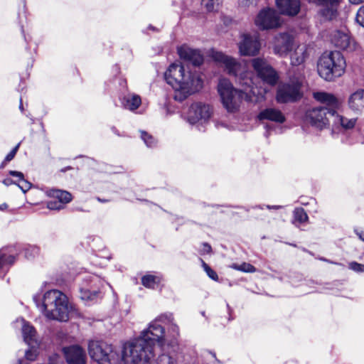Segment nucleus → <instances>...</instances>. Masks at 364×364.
I'll list each match as a JSON object with an SVG mask.
<instances>
[{
  "label": "nucleus",
  "instance_id": "obj_44",
  "mask_svg": "<svg viewBox=\"0 0 364 364\" xmlns=\"http://www.w3.org/2000/svg\"><path fill=\"white\" fill-rule=\"evenodd\" d=\"M26 358L29 360H34L36 357V350H33V348L29 349L26 351L25 353Z\"/></svg>",
  "mask_w": 364,
  "mask_h": 364
},
{
  "label": "nucleus",
  "instance_id": "obj_3",
  "mask_svg": "<svg viewBox=\"0 0 364 364\" xmlns=\"http://www.w3.org/2000/svg\"><path fill=\"white\" fill-rule=\"evenodd\" d=\"M154 338L144 330L137 338L124 344L121 359L131 364L148 363L155 355L154 346L157 341Z\"/></svg>",
  "mask_w": 364,
  "mask_h": 364
},
{
  "label": "nucleus",
  "instance_id": "obj_34",
  "mask_svg": "<svg viewBox=\"0 0 364 364\" xmlns=\"http://www.w3.org/2000/svg\"><path fill=\"white\" fill-rule=\"evenodd\" d=\"M141 137L148 147H154L156 146V140L153 136L149 134L146 132H141Z\"/></svg>",
  "mask_w": 364,
  "mask_h": 364
},
{
  "label": "nucleus",
  "instance_id": "obj_24",
  "mask_svg": "<svg viewBox=\"0 0 364 364\" xmlns=\"http://www.w3.org/2000/svg\"><path fill=\"white\" fill-rule=\"evenodd\" d=\"M348 105L350 109L362 112L364 109V90L360 89L351 94Z\"/></svg>",
  "mask_w": 364,
  "mask_h": 364
},
{
  "label": "nucleus",
  "instance_id": "obj_35",
  "mask_svg": "<svg viewBox=\"0 0 364 364\" xmlns=\"http://www.w3.org/2000/svg\"><path fill=\"white\" fill-rule=\"evenodd\" d=\"M157 364H176V361L168 354L162 353L157 359Z\"/></svg>",
  "mask_w": 364,
  "mask_h": 364
},
{
  "label": "nucleus",
  "instance_id": "obj_37",
  "mask_svg": "<svg viewBox=\"0 0 364 364\" xmlns=\"http://www.w3.org/2000/svg\"><path fill=\"white\" fill-rule=\"evenodd\" d=\"M47 208L51 210H60L64 208V205L57 199L50 200L47 203Z\"/></svg>",
  "mask_w": 364,
  "mask_h": 364
},
{
  "label": "nucleus",
  "instance_id": "obj_19",
  "mask_svg": "<svg viewBox=\"0 0 364 364\" xmlns=\"http://www.w3.org/2000/svg\"><path fill=\"white\" fill-rule=\"evenodd\" d=\"M178 54L181 59L192 63L195 66H198L203 62V56L200 50L193 49L185 45L178 48Z\"/></svg>",
  "mask_w": 364,
  "mask_h": 364
},
{
  "label": "nucleus",
  "instance_id": "obj_11",
  "mask_svg": "<svg viewBox=\"0 0 364 364\" xmlns=\"http://www.w3.org/2000/svg\"><path fill=\"white\" fill-rule=\"evenodd\" d=\"M102 285L103 281L97 275L85 276L80 289V297L85 301L94 300L100 294V289Z\"/></svg>",
  "mask_w": 364,
  "mask_h": 364
},
{
  "label": "nucleus",
  "instance_id": "obj_9",
  "mask_svg": "<svg viewBox=\"0 0 364 364\" xmlns=\"http://www.w3.org/2000/svg\"><path fill=\"white\" fill-rule=\"evenodd\" d=\"M252 66L257 76L265 83L274 86L279 80L277 71L262 58H255L251 60Z\"/></svg>",
  "mask_w": 364,
  "mask_h": 364
},
{
  "label": "nucleus",
  "instance_id": "obj_32",
  "mask_svg": "<svg viewBox=\"0 0 364 364\" xmlns=\"http://www.w3.org/2000/svg\"><path fill=\"white\" fill-rule=\"evenodd\" d=\"M231 267L234 269H237L244 272H255L256 270L255 267L253 265L246 262H243L241 264H232L231 265Z\"/></svg>",
  "mask_w": 364,
  "mask_h": 364
},
{
  "label": "nucleus",
  "instance_id": "obj_43",
  "mask_svg": "<svg viewBox=\"0 0 364 364\" xmlns=\"http://www.w3.org/2000/svg\"><path fill=\"white\" fill-rule=\"evenodd\" d=\"M211 251H212L211 246L208 243H207V242L202 243L201 249L200 250V252L201 255L209 254L211 252Z\"/></svg>",
  "mask_w": 364,
  "mask_h": 364
},
{
  "label": "nucleus",
  "instance_id": "obj_12",
  "mask_svg": "<svg viewBox=\"0 0 364 364\" xmlns=\"http://www.w3.org/2000/svg\"><path fill=\"white\" fill-rule=\"evenodd\" d=\"M255 24L261 30L276 28L281 25L279 15L273 9H263L256 16Z\"/></svg>",
  "mask_w": 364,
  "mask_h": 364
},
{
  "label": "nucleus",
  "instance_id": "obj_50",
  "mask_svg": "<svg viewBox=\"0 0 364 364\" xmlns=\"http://www.w3.org/2000/svg\"><path fill=\"white\" fill-rule=\"evenodd\" d=\"M112 131L117 136H120L119 132L117 131V129H116V127H112L111 128Z\"/></svg>",
  "mask_w": 364,
  "mask_h": 364
},
{
  "label": "nucleus",
  "instance_id": "obj_33",
  "mask_svg": "<svg viewBox=\"0 0 364 364\" xmlns=\"http://www.w3.org/2000/svg\"><path fill=\"white\" fill-rule=\"evenodd\" d=\"M25 257L30 259L39 254V248L35 245H27L24 247Z\"/></svg>",
  "mask_w": 364,
  "mask_h": 364
},
{
  "label": "nucleus",
  "instance_id": "obj_55",
  "mask_svg": "<svg viewBox=\"0 0 364 364\" xmlns=\"http://www.w3.org/2000/svg\"><path fill=\"white\" fill-rule=\"evenodd\" d=\"M97 200H98L99 201L102 202V203H105V202H107V200H104V199L102 200V199H101V198H97Z\"/></svg>",
  "mask_w": 364,
  "mask_h": 364
},
{
  "label": "nucleus",
  "instance_id": "obj_38",
  "mask_svg": "<svg viewBox=\"0 0 364 364\" xmlns=\"http://www.w3.org/2000/svg\"><path fill=\"white\" fill-rule=\"evenodd\" d=\"M208 11H214L219 4V0H201Z\"/></svg>",
  "mask_w": 364,
  "mask_h": 364
},
{
  "label": "nucleus",
  "instance_id": "obj_52",
  "mask_svg": "<svg viewBox=\"0 0 364 364\" xmlns=\"http://www.w3.org/2000/svg\"><path fill=\"white\" fill-rule=\"evenodd\" d=\"M267 208H269V209H271V208L278 209V208H281L280 206H277V205H275V206H270V205H267Z\"/></svg>",
  "mask_w": 364,
  "mask_h": 364
},
{
  "label": "nucleus",
  "instance_id": "obj_42",
  "mask_svg": "<svg viewBox=\"0 0 364 364\" xmlns=\"http://www.w3.org/2000/svg\"><path fill=\"white\" fill-rule=\"evenodd\" d=\"M349 267L350 269L356 272H364V266L361 264H359L356 262H352L349 264Z\"/></svg>",
  "mask_w": 364,
  "mask_h": 364
},
{
  "label": "nucleus",
  "instance_id": "obj_51",
  "mask_svg": "<svg viewBox=\"0 0 364 364\" xmlns=\"http://www.w3.org/2000/svg\"><path fill=\"white\" fill-rule=\"evenodd\" d=\"M7 207H8V205L6 203H4L0 205V210H4V209L6 208Z\"/></svg>",
  "mask_w": 364,
  "mask_h": 364
},
{
  "label": "nucleus",
  "instance_id": "obj_53",
  "mask_svg": "<svg viewBox=\"0 0 364 364\" xmlns=\"http://www.w3.org/2000/svg\"><path fill=\"white\" fill-rule=\"evenodd\" d=\"M69 169H71V167H70V166H68V167H66V168H63L61 171H62L63 172H65V171H66L67 170H69Z\"/></svg>",
  "mask_w": 364,
  "mask_h": 364
},
{
  "label": "nucleus",
  "instance_id": "obj_25",
  "mask_svg": "<svg viewBox=\"0 0 364 364\" xmlns=\"http://www.w3.org/2000/svg\"><path fill=\"white\" fill-rule=\"evenodd\" d=\"M123 107L131 111L136 109L141 103V97L135 94L127 95L121 99Z\"/></svg>",
  "mask_w": 364,
  "mask_h": 364
},
{
  "label": "nucleus",
  "instance_id": "obj_10",
  "mask_svg": "<svg viewBox=\"0 0 364 364\" xmlns=\"http://www.w3.org/2000/svg\"><path fill=\"white\" fill-rule=\"evenodd\" d=\"M173 321V314L171 313H166L161 314L156 317L153 321H151L148 328L144 329L149 334H151L154 339H156L157 345L160 348H163L164 345V328L161 326V323L171 324Z\"/></svg>",
  "mask_w": 364,
  "mask_h": 364
},
{
  "label": "nucleus",
  "instance_id": "obj_26",
  "mask_svg": "<svg viewBox=\"0 0 364 364\" xmlns=\"http://www.w3.org/2000/svg\"><path fill=\"white\" fill-rule=\"evenodd\" d=\"M307 58L306 48L305 46H299L291 54V64L299 65L302 64Z\"/></svg>",
  "mask_w": 364,
  "mask_h": 364
},
{
  "label": "nucleus",
  "instance_id": "obj_22",
  "mask_svg": "<svg viewBox=\"0 0 364 364\" xmlns=\"http://www.w3.org/2000/svg\"><path fill=\"white\" fill-rule=\"evenodd\" d=\"M14 262L13 247H9L0 250V273L8 271Z\"/></svg>",
  "mask_w": 364,
  "mask_h": 364
},
{
  "label": "nucleus",
  "instance_id": "obj_45",
  "mask_svg": "<svg viewBox=\"0 0 364 364\" xmlns=\"http://www.w3.org/2000/svg\"><path fill=\"white\" fill-rule=\"evenodd\" d=\"M60 357L58 354H53L49 357L48 364H60Z\"/></svg>",
  "mask_w": 364,
  "mask_h": 364
},
{
  "label": "nucleus",
  "instance_id": "obj_2",
  "mask_svg": "<svg viewBox=\"0 0 364 364\" xmlns=\"http://www.w3.org/2000/svg\"><path fill=\"white\" fill-rule=\"evenodd\" d=\"M164 77L174 90V100L178 102H183L203 87V80L197 74L186 71L184 66L178 63L171 64Z\"/></svg>",
  "mask_w": 364,
  "mask_h": 364
},
{
  "label": "nucleus",
  "instance_id": "obj_15",
  "mask_svg": "<svg viewBox=\"0 0 364 364\" xmlns=\"http://www.w3.org/2000/svg\"><path fill=\"white\" fill-rule=\"evenodd\" d=\"M309 4L320 6L319 14L326 20H332L338 14L342 0H307Z\"/></svg>",
  "mask_w": 364,
  "mask_h": 364
},
{
  "label": "nucleus",
  "instance_id": "obj_6",
  "mask_svg": "<svg viewBox=\"0 0 364 364\" xmlns=\"http://www.w3.org/2000/svg\"><path fill=\"white\" fill-rule=\"evenodd\" d=\"M346 67L344 57L337 50L323 53L317 65L319 75L328 81L341 77L344 73Z\"/></svg>",
  "mask_w": 364,
  "mask_h": 364
},
{
  "label": "nucleus",
  "instance_id": "obj_46",
  "mask_svg": "<svg viewBox=\"0 0 364 364\" xmlns=\"http://www.w3.org/2000/svg\"><path fill=\"white\" fill-rule=\"evenodd\" d=\"M171 330L176 334V335H178V333H179V328L178 326L173 323V321L172 323H171Z\"/></svg>",
  "mask_w": 364,
  "mask_h": 364
},
{
  "label": "nucleus",
  "instance_id": "obj_54",
  "mask_svg": "<svg viewBox=\"0 0 364 364\" xmlns=\"http://www.w3.org/2000/svg\"><path fill=\"white\" fill-rule=\"evenodd\" d=\"M19 109L21 110V112H23V105H22V102H21H21H20Z\"/></svg>",
  "mask_w": 364,
  "mask_h": 364
},
{
  "label": "nucleus",
  "instance_id": "obj_49",
  "mask_svg": "<svg viewBox=\"0 0 364 364\" xmlns=\"http://www.w3.org/2000/svg\"><path fill=\"white\" fill-rule=\"evenodd\" d=\"M351 4H359L364 1V0H349Z\"/></svg>",
  "mask_w": 364,
  "mask_h": 364
},
{
  "label": "nucleus",
  "instance_id": "obj_27",
  "mask_svg": "<svg viewBox=\"0 0 364 364\" xmlns=\"http://www.w3.org/2000/svg\"><path fill=\"white\" fill-rule=\"evenodd\" d=\"M48 195L57 199L58 201H60L63 205L72 200V195L66 191L52 189L49 191Z\"/></svg>",
  "mask_w": 364,
  "mask_h": 364
},
{
  "label": "nucleus",
  "instance_id": "obj_20",
  "mask_svg": "<svg viewBox=\"0 0 364 364\" xmlns=\"http://www.w3.org/2000/svg\"><path fill=\"white\" fill-rule=\"evenodd\" d=\"M16 322H21L23 341L32 347L37 345L36 331L35 328L23 318L17 319Z\"/></svg>",
  "mask_w": 364,
  "mask_h": 364
},
{
  "label": "nucleus",
  "instance_id": "obj_7",
  "mask_svg": "<svg viewBox=\"0 0 364 364\" xmlns=\"http://www.w3.org/2000/svg\"><path fill=\"white\" fill-rule=\"evenodd\" d=\"M88 352L90 358L99 364H117L121 360L112 345L102 341H90Z\"/></svg>",
  "mask_w": 364,
  "mask_h": 364
},
{
  "label": "nucleus",
  "instance_id": "obj_1",
  "mask_svg": "<svg viewBox=\"0 0 364 364\" xmlns=\"http://www.w3.org/2000/svg\"><path fill=\"white\" fill-rule=\"evenodd\" d=\"M212 57L215 61L224 66L230 75L235 77L237 82L242 87V90L235 88L226 78L220 79L218 84V92L223 107L228 112L235 113L239 110L243 100L251 101L250 93L255 95L252 87V73L245 71L242 65L235 58L221 52H213Z\"/></svg>",
  "mask_w": 364,
  "mask_h": 364
},
{
  "label": "nucleus",
  "instance_id": "obj_36",
  "mask_svg": "<svg viewBox=\"0 0 364 364\" xmlns=\"http://www.w3.org/2000/svg\"><path fill=\"white\" fill-rule=\"evenodd\" d=\"M202 266L208 276L214 281H218V276L217 273L212 269L204 261L202 260Z\"/></svg>",
  "mask_w": 364,
  "mask_h": 364
},
{
  "label": "nucleus",
  "instance_id": "obj_13",
  "mask_svg": "<svg viewBox=\"0 0 364 364\" xmlns=\"http://www.w3.org/2000/svg\"><path fill=\"white\" fill-rule=\"evenodd\" d=\"M261 48L259 36L256 34H242V41L239 43V50L242 55L255 56Z\"/></svg>",
  "mask_w": 364,
  "mask_h": 364
},
{
  "label": "nucleus",
  "instance_id": "obj_39",
  "mask_svg": "<svg viewBox=\"0 0 364 364\" xmlns=\"http://www.w3.org/2000/svg\"><path fill=\"white\" fill-rule=\"evenodd\" d=\"M19 146H20V144H17V145H16V146H15V147H14V149H12V150H11V151H10V152L6 155V157H5V159H4V161H3V163H2V164H1V168H2V167H4V164H5V163L9 162L10 161H11V160L14 158V156H15V155H16V152H17V151H18V148H19Z\"/></svg>",
  "mask_w": 364,
  "mask_h": 364
},
{
  "label": "nucleus",
  "instance_id": "obj_23",
  "mask_svg": "<svg viewBox=\"0 0 364 364\" xmlns=\"http://www.w3.org/2000/svg\"><path fill=\"white\" fill-rule=\"evenodd\" d=\"M258 119L259 120H270L280 124L284 122L286 120L284 114L276 108H267L262 110L258 114Z\"/></svg>",
  "mask_w": 364,
  "mask_h": 364
},
{
  "label": "nucleus",
  "instance_id": "obj_21",
  "mask_svg": "<svg viewBox=\"0 0 364 364\" xmlns=\"http://www.w3.org/2000/svg\"><path fill=\"white\" fill-rule=\"evenodd\" d=\"M276 4L282 14L294 16L300 10L299 0H276Z\"/></svg>",
  "mask_w": 364,
  "mask_h": 364
},
{
  "label": "nucleus",
  "instance_id": "obj_41",
  "mask_svg": "<svg viewBox=\"0 0 364 364\" xmlns=\"http://www.w3.org/2000/svg\"><path fill=\"white\" fill-rule=\"evenodd\" d=\"M355 20L358 24L364 27V6L358 9Z\"/></svg>",
  "mask_w": 364,
  "mask_h": 364
},
{
  "label": "nucleus",
  "instance_id": "obj_4",
  "mask_svg": "<svg viewBox=\"0 0 364 364\" xmlns=\"http://www.w3.org/2000/svg\"><path fill=\"white\" fill-rule=\"evenodd\" d=\"M37 306L48 319L67 321L69 318L70 308L65 294L57 289L47 291L40 305L36 297L33 298Z\"/></svg>",
  "mask_w": 364,
  "mask_h": 364
},
{
  "label": "nucleus",
  "instance_id": "obj_28",
  "mask_svg": "<svg viewBox=\"0 0 364 364\" xmlns=\"http://www.w3.org/2000/svg\"><path fill=\"white\" fill-rule=\"evenodd\" d=\"M9 174L11 176L18 178V183L17 185L23 193H26L31 188V183L28 182L24 178V176L22 172L17 171H9Z\"/></svg>",
  "mask_w": 364,
  "mask_h": 364
},
{
  "label": "nucleus",
  "instance_id": "obj_16",
  "mask_svg": "<svg viewBox=\"0 0 364 364\" xmlns=\"http://www.w3.org/2000/svg\"><path fill=\"white\" fill-rule=\"evenodd\" d=\"M294 45V38L291 34L279 33L274 38V53L280 57H285L293 49Z\"/></svg>",
  "mask_w": 364,
  "mask_h": 364
},
{
  "label": "nucleus",
  "instance_id": "obj_31",
  "mask_svg": "<svg viewBox=\"0 0 364 364\" xmlns=\"http://www.w3.org/2000/svg\"><path fill=\"white\" fill-rule=\"evenodd\" d=\"M294 218L299 223H303L308 220V215L302 208H297L294 210Z\"/></svg>",
  "mask_w": 364,
  "mask_h": 364
},
{
  "label": "nucleus",
  "instance_id": "obj_18",
  "mask_svg": "<svg viewBox=\"0 0 364 364\" xmlns=\"http://www.w3.org/2000/svg\"><path fill=\"white\" fill-rule=\"evenodd\" d=\"M331 41L335 47L352 51L355 48V43L348 33L335 31L331 36Z\"/></svg>",
  "mask_w": 364,
  "mask_h": 364
},
{
  "label": "nucleus",
  "instance_id": "obj_48",
  "mask_svg": "<svg viewBox=\"0 0 364 364\" xmlns=\"http://www.w3.org/2000/svg\"><path fill=\"white\" fill-rule=\"evenodd\" d=\"M355 232L359 238L364 242V230L360 232L356 230Z\"/></svg>",
  "mask_w": 364,
  "mask_h": 364
},
{
  "label": "nucleus",
  "instance_id": "obj_47",
  "mask_svg": "<svg viewBox=\"0 0 364 364\" xmlns=\"http://www.w3.org/2000/svg\"><path fill=\"white\" fill-rule=\"evenodd\" d=\"M3 183L7 186L11 185V184H16L14 181H13V180H11V178H5L4 181H3Z\"/></svg>",
  "mask_w": 364,
  "mask_h": 364
},
{
  "label": "nucleus",
  "instance_id": "obj_14",
  "mask_svg": "<svg viewBox=\"0 0 364 364\" xmlns=\"http://www.w3.org/2000/svg\"><path fill=\"white\" fill-rule=\"evenodd\" d=\"M211 116V110L209 105L201 102H196L191 105L188 112V121L194 124L199 122H205Z\"/></svg>",
  "mask_w": 364,
  "mask_h": 364
},
{
  "label": "nucleus",
  "instance_id": "obj_30",
  "mask_svg": "<svg viewBox=\"0 0 364 364\" xmlns=\"http://www.w3.org/2000/svg\"><path fill=\"white\" fill-rule=\"evenodd\" d=\"M161 278L153 274H146L141 277V284L146 288L155 289L159 284Z\"/></svg>",
  "mask_w": 364,
  "mask_h": 364
},
{
  "label": "nucleus",
  "instance_id": "obj_40",
  "mask_svg": "<svg viewBox=\"0 0 364 364\" xmlns=\"http://www.w3.org/2000/svg\"><path fill=\"white\" fill-rule=\"evenodd\" d=\"M238 4L244 9L255 7L257 5V0H238Z\"/></svg>",
  "mask_w": 364,
  "mask_h": 364
},
{
  "label": "nucleus",
  "instance_id": "obj_8",
  "mask_svg": "<svg viewBox=\"0 0 364 364\" xmlns=\"http://www.w3.org/2000/svg\"><path fill=\"white\" fill-rule=\"evenodd\" d=\"M301 82L298 79L290 82L280 84L277 90V102L282 104L297 101L301 97Z\"/></svg>",
  "mask_w": 364,
  "mask_h": 364
},
{
  "label": "nucleus",
  "instance_id": "obj_5",
  "mask_svg": "<svg viewBox=\"0 0 364 364\" xmlns=\"http://www.w3.org/2000/svg\"><path fill=\"white\" fill-rule=\"evenodd\" d=\"M314 97L317 101L326 105V107H318L309 109L306 112V120L312 126L323 129L328 123L327 114L331 117L336 113V109L340 106V101L333 95L324 92L314 93Z\"/></svg>",
  "mask_w": 364,
  "mask_h": 364
},
{
  "label": "nucleus",
  "instance_id": "obj_29",
  "mask_svg": "<svg viewBox=\"0 0 364 364\" xmlns=\"http://www.w3.org/2000/svg\"><path fill=\"white\" fill-rule=\"evenodd\" d=\"M333 123L335 124H340L343 129H348L354 127L356 122V119H348L341 115L335 114Z\"/></svg>",
  "mask_w": 364,
  "mask_h": 364
},
{
  "label": "nucleus",
  "instance_id": "obj_56",
  "mask_svg": "<svg viewBox=\"0 0 364 364\" xmlns=\"http://www.w3.org/2000/svg\"><path fill=\"white\" fill-rule=\"evenodd\" d=\"M149 28L152 29V30H154V28L152 27L151 26H149Z\"/></svg>",
  "mask_w": 364,
  "mask_h": 364
},
{
  "label": "nucleus",
  "instance_id": "obj_17",
  "mask_svg": "<svg viewBox=\"0 0 364 364\" xmlns=\"http://www.w3.org/2000/svg\"><path fill=\"white\" fill-rule=\"evenodd\" d=\"M63 352L68 364H86V353L77 345L63 348Z\"/></svg>",
  "mask_w": 364,
  "mask_h": 364
}]
</instances>
